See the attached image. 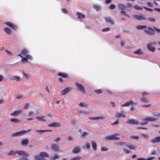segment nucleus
Segmentation results:
<instances>
[{
    "label": "nucleus",
    "mask_w": 160,
    "mask_h": 160,
    "mask_svg": "<svg viewBox=\"0 0 160 160\" xmlns=\"http://www.w3.org/2000/svg\"><path fill=\"white\" fill-rule=\"evenodd\" d=\"M49 157L48 154L45 152H42L40 153L39 155H36L35 156V160H46L44 158H48Z\"/></svg>",
    "instance_id": "obj_1"
},
{
    "label": "nucleus",
    "mask_w": 160,
    "mask_h": 160,
    "mask_svg": "<svg viewBox=\"0 0 160 160\" xmlns=\"http://www.w3.org/2000/svg\"><path fill=\"white\" fill-rule=\"evenodd\" d=\"M119 135V134L118 133L113 134L111 135L107 136L105 137V139L107 140H119L120 139V138L118 137Z\"/></svg>",
    "instance_id": "obj_2"
},
{
    "label": "nucleus",
    "mask_w": 160,
    "mask_h": 160,
    "mask_svg": "<svg viewBox=\"0 0 160 160\" xmlns=\"http://www.w3.org/2000/svg\"><path fill=\"white\" fill-rule=\"evenodd\" d=\"M75 85L79 91L82 92L83 93L85 92L84 87L82 84H80L78 82H76Z\"/></svg>",
    "instance_id": "obj_3"
},
{
    "label": "nucleus",
    "mask_w": 160,
    "mask_h": 160,
    "mask_svg": "<svg viewBox=\"0 0 160 160\" xmlns=\"http://www.w3.org/2000/svg\"><path fill=\"white\" fill-rule=\"evenodd\" d=\"M17 56H20L21 58V61L22 62L27 61L29 59H31L32 58L31 56L30 55H26V57H23L22 56V55L21 53L18 55Z\"/></svg>",
    "instance_id": "obj_4"
},
{
    "label": "nucleus",
    "mask_w": 160,
    "mask_h": 160,
    "mask_svg": "<svg viewBox=\"0 0 160 160\" xmlns=\"http://www.w3.org/2000/svg\"><path fill=\"white\" fill-rule=\"evenodd\" d=\"M144 31L146 33L149 35L153 34L154 32V30L153 28L149 27L145 29Z\"/></svg>",
    "instance_id": "obj_5"
},
{
    "label": "nucleus",
    "mask_w": 160,
    "mask_h": 160,
    "mask_svg": "<svg viewBox=\"0 0 160 160\" xmlns=\"http://www.w3.org/2000/svg\"><path fill=\"white\" fill-rule=\"evenodd\" d=\"M51 148L55 152L60 151L59 146L55 143H52L51 144Z\"/></svg>",
    "instance_id": "obj_6"
},
{
    "label": "nucleus",
    "mask_w": 160,
    "mask_h": 160,
    "mask_svg": "<svg viewBox=\"0 0 160 160\" xmlns=\"http://www.w3.org/2000/svg\"><path fill=\"white\" fill-rule=\"evenodd\" d=\"M132 16L137 20L139 21L145 20L146 18L142 15H138L137 14H133Z\"/></svg>",
    "instance_id": "obj_7"
},
{
    "label": "nucleus",
    "mask_w": 160,
    "mask_h": 160,
    "mask_svg": "<svg viewBox=\"0 0 160 160\" xmlns=\"http://www.w3.org/2000/svg\"><path fill=\"white\" fill-rule=\"evenodd\" d=\"M157 120V119L156 118H153L149 117H145L142 120V121H147L150 122L155 121H156Z\"/></svg>",
    "instance_id": "obj_8"
},
{
    "label": "nucleus",
    "mask_w": 160,
    "mask_h": 160,
    "mask_svg": "<svg viewBox=\"0 0 160 160\" xmlns=\"http://www.w3.org/2000/svg\"><path fill=\"white\" fill-rule=\"evenodd\" d=\"M16 153L19 156H23L25 157H28L29 155V154L27 153L24 151L22 150L17 151Z\"/></svg>",
    "instance_id": "obj_9"
},
{
    "label": "nucleus",
    "mask_w": 160,
    "mask_h": 160,
    "mask_svg": "<svg viewBox=\"0 0 160 160\" xmlns=\"http://www.w3.org/2000/svg\"><path fill=\"white\" fill-rule=\"evenodd\" d=\"M5 23L7 25L9 26L13 29L16 30L17 29L18 27L17 26L13 23L9 22H7Z\"/></svg>",
    "instance_id": "obj_10"
},
{
    "label": "nucleus",
    "mask_w": 160,
    "mask_h": 160,
    "mask_svg": "<svg viewBox=\"0 0 160 160\" xmlns=\"http://www.w3.org/2000/svg\"><path fill=\"white\" fill-rule=\"evenodd\" d=\"M29 140L28 138L22 139L21 142V145L22 146H27L29 142Z\"/></svg>",
    "instance_id": "obj_11"
},
{
    "label": "nucleus",
    "mask_w": 160,
    "mask_h": 160,
    "mask_svg": "<svg viewBox=\"0 0 160 160\" xmlns=\"http://www.w3.org/2000/svg\"><path fill=\"white\" fill-rule=\"evenodd\" d=\"M21 112L22 111L21 110L14 111L11 113L10 115L14 117H17Z\"/></svg>",
    "instance_id": "obj_12"
},
{
    "label": "nucleus",
    "mask_w": 160,
    "mask_h": 160,
    "mask_svg": "<svg viewBox=\"0 0 160 160\" xmlns=\"http://www.w3.org/2000/svg\"><path fill=\"white\" fill-rule=\"evenodd\" d=\"M127 122L132 125H138L139 123L138 122L133 119H129L127 121Z\"/></svg>",
    "instance_id": "obj_13"
},
{
    "label": "nucleus",
    "mask_w": 160,
    "mask_h": 160,
    "mask_svg": "<svg viewBox=\"0 0 160 160\" xmlns=\"http://www.w3.org/2000/svg\"><path fill=\"white\" fill-rule=\"evenodd\" d=\"M61 126V124L58 122H53L49 124L48 126L50 127H56Z\"/></svg>",
    "instance_id": "obj_14"
},
{
    "label": "nucleus",
    "mask_w": 160,
    "mask_h": 160,
    "mask_svg": "<svg viewBox=\"0 0 160 160\" xmlns=\"http://www.w3.org/2000/svg\"><path fill=\"white\" fill-rule=\"evenodd\" d=\"M147 48L149 51L152 52H154L155 48L154 46H153L151 43H149L147 45Z\"/></svg>",
    "instance_id": "obj_15"
},
{
    "label": "nucleus",
    "mask_w": 160,
    "mask_h": 160,
    "mask_svg": "<svg viewBox=\"0 0 160 160\" xmlns=\"http://www.w3.org/2000/svg\"><path fill=\"white\" fill-rule=\"evenodd\" d=\"M131 104L136 105V103L133 102L131 100L129 102H126L125 104H122V107L128 106Z\"/></svg>",
    "instance_id": "obj_16"
},
{
    "label": "nucleus",
    "mask_w": 160,
    "mask_h": 160,
    "mask_svg": "<svg viewBox=\"0 0 160 160\" xmlns=\"http://www.w3.org/2000/svg\"><path fill=\"white\" fill-rule=\"evenodd\" d=\"M10 80L13 81L16 80V81H19L21 80V78L18 76H13L9 78Z\"/></svg>",
    "instance_id": "obj_17"
},
{
    "label": "nucleus",
    "mask_w": 160,
    "mask_h": 160,
    "mask_svg": "<svg viewBox=\"0 0 160 160\" xmlns=\"http://www.w3.org/2000/svg\"><path fill=\"white\" fill-rule=\"evenodd\" d=\"M81 148L80 147H75L73 149L72 152L73 153L76 154L80 152Z\"/></svg>",
    "instance_id": "obj_18"
},
{
    "label": "nucleus",
    "mask_w": 160,
    "mask_h": 160,
    "mask_svg": "<svg viewBox=\"0 0 160 160\" xmlns=\"http://www.w3.org/2000/svg\"><path fill=\"white\" fill-rule=\"evenodd\" d=\"M71 90L70 88H67L62 90L61 92V94L62 95L66 94L67 92H69Z\"/></svg>",
    "instance_id": "obj_19"
},
{
    "label": "nucleus",
    "mask_w": 160,
    "mask_h": 160,
    "mask_svg": "<svg viewBox=\"0 0 160 160\" xmlns=\"http://www.w3.org/2000/svg\"><path fill=\"white\" fill-rule=\"evenodd\" d=\"M105 20L106 22L108 23H109L111 25H113L114 24L113 22L110 17L105 18Z\"/></svg>",
    "instance_id": "obj_20"
},
{
    "label": "nucleus",
    "mask_w": 160,
    "mask_h": 160,
    "mask_svg": "<svg viewBox=\"0 0 160 160\" xmlns=\"http://www.w3.org/2000/svg\"><path fill=\"white\" fill-rule=\"evenodd\" d=\"M115 116L117 118H120L121 117L124 118L126 117V116L123 113V112H117Z\"/></svg>",
    "instance_id": "obj_21"
},
{
    "label": "nucleus",
    "mask_w": 160,
    "mask_h": 160,
    "mask_svg": "<svg viewBox=\"0 0 160 160\" xmlns=\"http://www.w3.org/2000/svg\"><path fill=\"white\" fill-rule=\"evenodd\" d=\"M151 142L152 143H157L160 142L159 136L155 137L154 138L151 140Z\"/></svg>",
    "instance_id": "obj_22"
},
{
    "label": "nucleus",
    "mask_w": 160,
    "mask_h": 160,
    "mask_svg": "<svg viewBox=\"0 0 160 160\" xmlns=\"http://www.w3.org/2000/svg\"><path fill=\"white\" fill-rule=\"evenodd\" d=\"M91 143L92 147L94 150L96 151L97 149V144L95 142L94 140H92L91 141Z\"/></svg>",
    "instance_id": "obj_23"
},
{
    "label": "nucleus",
    "mask_w": 160,
    "mask_h": 160,
    "mask_svg": "<svg viewBox=\"0 0 160 160\" xmlns=\"http://www.w3.org/2000/svg\"><path fill=\"white\" fill-rule=\"evenodd\" d=\"M76 14L78 16L77 18L78 19H83L85 17V16L84 15L79 12H77Z\"/></svg>",
    "instance_id": "obj_24"
},
{
    "label": "nucleus",
    "mask_w": 160,
    "mask_h": 160,
    "mask_svg": "<svg viewBox=\"0 0 160 160\" xmlns=\"http://www.w3.org/2000/svg\"><path fill=\"white\" fill-rule=\"evenodd\" d=\"M22 134V131H21L20 132L12 133L11 135V136L12 137H15L21 135Z\"/></svg>",
    "instance_id": "obj_25"
},
{
    "label": "nucleus",
    "mask_w": 160,
    "mask_h": 160,
    "mask_svg": "<svg viewBox=\"0 0 160 160\" xmlns=\"http://www.w3.org/2000/svg\"><path fill=\"white\" fill-rule=\"evenodd\" d=\"M10 122H13L14 123H18L20 122V121L17 118H13L10 120Z\"/></svg>",
    "instance_id": "obj_26"
},
{
    "label": "nucleus",
    "mask_w": 160,
    "mask_h": 160,
    "mask_svg": "<svg viewBox=\"0 0 160 160\" xmlns=\"http://www.w3.org/2000/svg\"><path fill=\"white\" fill-rule=\"evenodd\" d=\"M45 118V116H38L36 118V119L39 121H42V122H45L46 120H45L44 118Z\"/></svg>",
    "instance_id": "obj_27"
},
{
    "label": "nucleus",
    "mask_w": 160,
    "mask_h": 160,
    "mask_svg": "<svg viewBox=\"0 0 160 160\" xmlns=\"http://www.w3.org/2000/svg\"><path fill=\"white\" fill-rule=\"evenodd\" d=\"M21 52L22 56H25V57H26V55H28L27 54L28 53V51L26 49H22L21 50Z\"/></svg>",
    "instance_id": "obj_28"
},
{
    "label": "nucleus",
    "mask_w": 160,
    "mask_h": 160,
    "mask_svg": "<svg viewBox=\"0 0 160 160\" xmlns=\"http://www.w3.org/2000/svg\"><path fill=\"white\" fill-rule=\"evenodd\" d=\"M147 28L146 26L138 25L136 26V28L138 30H142L144 29V30Z\"/></svg>",
    "instance_id": "obj_29"
},
{
    "label": "nucleus",
    "mask_w": 160,
    "mask_h": 160,
    "mask_svg": "<svg viewBox=\"0 0 160 160\" xmlns=\"http://www.w3.org/2000/svg\"><path fill=\"white\" fill-rule=\"evenodd\" d=\"M89 119L91 120H99V119H104V117H96L91 118H89Z\"/></svg>",
    "instance_id": "obj_30"
},
{
    "label": "nucleus",
    "mask_w": 160,
    "mask_h": 160,
    "mask_svg": "<svg viewBox=\"0 0 160 160\" xmlns=\"http://www.w3.org/2000/svg\"><path fill=\"white\" fill-rule=\"evenodd\" d=\"M118 8L121 10L124 9L125 8L126 6L123 4H120L118 5Z\"/></svg>",
    "instance_id": "obj_31"
},
{
    "label": "nucleus",
    "mask_w": 160,
    "mask_h": 160,
    "mask_svg": "<svg viewBox=\"0 0 160 160\" xmlns=\"http://www.w3.org/2000/svg\"><path fill=\"white\" fill-rule=\"evenodd\" d=\"M59 156L57 154H55L54 156L53 157H51L50 159L52 160H55L59 158Z\"/></svg>",
    "instance_id": "obj_32"
},
{
    "label": "nucleus",
    "mask_w": 160,
    "mask_h": 160,
    "mask_svg": "<svg viewBox=\"0 0 160 160\" xmlns=\"http://www.w3.org/2000/svg\"><path fill=\"white\" fill-rule=\"evenodd\" d=\"M51 130H36V131L37 132H38L42 133L44 132H50L51 131Z\"/></svg>",
    "instance_id": "obj_33"
},
{
    "label": "nucleus",
    "mask_w": 160,
    "mask_h": 160,
    "mask_svg": "<svg viewBox=\"0 0 160 160\" xmlns=\"http://www.w3.org/2000/svg\"><path fill=\"white\" fill-rule=\"evenodd\" d=\"M133 8L136 10H142V8L137 5H135L133 6Z\"/></svg>",
    "instance_id": "obj_34"
},
{
    "label": "nucleus",
    "mask_w": 160,
    "mask_h": 160,
    "mask_svg": "<svg viewBox=\"0 0 160 160\" xmlns=\"http://www.w3.org/2000/svg\"><path fill=\"white\" fill-rule=\"evenodd\" d=\"M5 32L8 34H9L11 32V30L8 28H5L4 29Z\"/></svg>",
    "instance_id": "obj_35"
},
{
    "label": "nucleus",
    "mask_w": 160,
    "mask_h": 160,
    "mask_svg": "<svg viewBox=\"0 0 160 160\" xmlns=\"http://www.w3.org/2000/svg\"><path fill=\"white\" fill-rule=\"evenodd\" d=\"M126 147L129 148L130 149H132V150H135L136 148V146H134L132 145H126Z\"/></svg>",
    "instance_id": "obj_36"
},
{
    "label": "nucleus",
    "mask_w": 160,
    "mask_h": 160,
    "mask_svg": "<svg viewBox=\"0 0 160 160\" xmlns=\"http://www.w3.org/2000/svg\"><path fill=\"white\" fill-rule=\"evenodd\" d=\"M120 12L128 18L130 17V16L129 15L126 14V12L124 9L121 10Z\"/></svg>",
    "instance_id": "obj_37"
},
{
    "label": "nucleus",
    "mask_w": 160,
    "mask_h": 160,
    "mask_svg": "<svg viewBox=\"0 0 160 160\" xmlns=\"http://www.w3.org/2000/svg\"><path fill=\"white\" fill-rule=\"evenodd\" d=\"M58 75L59 76H61L64 78H67L68 76L67 74L62 73H58Z\"/></svg>",
    "instance_id": "obj_38"
},
{
    "label": "nucleus",
    "mask_w": 160,
    "mask_h": 160,
    "mask_svg": "<svg viewBox=\"0 0 160 160\" xmlns=\"http://www.w3.org/2000/svg\"><path fill=\"white\" fill-rule=\"evenodd\" d=\"M17 151H13V150H12V151H11L9 152L8 153V155H15V154H17Z\"/></svg>",
    "instance_id": "obj_39"
},
{
    "label": "nucleus",
    "mask_w": 160,
    "mask_h": 160,
    "mask_svg": "<svg viewBox=\"0 0 160 160\" xmlns=\"http://www.w3.org/2000/svg\"><path fill=\"white\" fill-rule=\"evenodd\" d=\"M79 106L81 107H87L85 102H81L79 104Z\"/></svg>",
    "instance_id": "obj_40"
},
{
    "label": "nucleus",
    "mask_w": 160,
    "mask_h": 160,
    "mask_svg": "<svg viewBox=\"0 0 160 160\" xmlns=\"http://www.w3.org/2000/svg\"><path fill=\"white\" fill-rule=\"evenodd\" d=\"M126 146H124V148H123V150L125 153L127 154L130 153H131L130 151L128 150L126 148Z\"/></svg>",
    "instance_id": "obj_41"
},
{
    "label": "nucleus",
    "mask_w": 160,
    "mask_h": 160,
    "mask_svg": "<svg viewBox=\"0 0 160 160\" xmlns=\"http://www.w3.org/2000/svg\"><path fill=\"white\" fill-rule=\"evenodd\" d=\"M116 145H119L121 146H122L123 145L126 146L127 145L125 144V143L122 142H117L116 143Z\"/></svg>",
    "instance_id": "obj_42"
},
{
    "label": "nucleus",
    "mask_w": 160,
    "mask_h": 160,
    "mask_svg": "<svg viewBox=\"0 0 160 160\" xmlns=\"http://www.w3.org/2000/svg\"><path fill=\"white\" fill-rule=\"evenodd\" d=\"M141 100L144 103H147L148 102V99L145 98H142L141 99Z\"/></svg>",
    "instance_id": "obj_43"
},
{
    "label": "nucleus",
    "mask_w": 160,
    "mask_h": 160,
    "mask_svg": "<svg viewBox=\"0 0 160 160\" xmlns=\"http://www.w3.org/2000/svg\"><path fill=\"white\" fill-rule=\"evenodd\" d=\"M134 53L138 54H142L143 53L140 49H138V50L135 51L134 52Z\"/></svg>",
    "instance_id": "obj_44"
},
{
    "label": "nucleus",
    "mask_w": 160,
    "mask_h": 160,
    "mask_svg": "<svg viewBox=\"0 0 160 160\" xmlns=\"http://www.w3.org/2000/svg\"><path fill=\"white\" fill-rule=\"evenodd\" d=\"M78 112L79 113H82L84 115H86L88 114L87 112L85 111L79 110Z\"/></svg>",
    "instance_id": "obj_45"
},
{
    "label": "nucleus",
    "mask_w": 160,
    "mask_h": 160,
    "mask_svg": "<svg viewBox=\"0 0 160 160\" xmlns=\"http://www.w3.org/2000/svg\"><path fill=\"white\" fill-rule=\"evenodd\" d=\"M115 7L116 6L114 4H111L109 6V8L112 10L114 9Z\"/></svg>",
    "instance_id": "obj_46"
},
{
    "label": "nucleus",
    "mask_w": 160,
    "mask_h": 160,
    "mask_svg": "<svg viewBox=\"0 0 160 160\" xmlns=\"http://www.w3.org/2000/svg\"><path fill=\"white\" fill-rule=\"evenodd\" d=\"M94 8L97 11H99L100 9V7L97 5H94L93 6Z\"/></svg>",
    "instance_id": "obj_47"
},
{
    "label": "nucleus",
    "mask_w": 160,
    "mask_h": 160,
    "mask_svg": "<svg viewBox=\"0 0 160 160\" xmlns=\"http://www.w3.org/2000/svg\"><path fill=\"white\" fill-rule=\"evenodd\" d=\"M147 19L148 21L152 22H155L156 21L155 19L154 18H148Z\"/></svg>",
    "instance_id": "obj_48"
},
{
    "label": "nucleus",
    "mask_w": 160,
    "mask_h": 160,
    "mask_svg": "<svg viewBox=\"0 0 160 160\" xmlns=\"http://www.w3.org/2000/svg\"><path fill=\"white\" fill-rule=\"evenodd\" d=\"M17 160H29L28 158L25 157H21Z\"/></svg>",
    "instance_id": "obj_49"
},
{
    "label": "nucleus",
    "mask_w": 160,
    "mask_h": 160,
    "mask_svg": "<svg viewBox=\"0 0 160 160\" xmlns=\"http://www.w3.org/2000/svg\"><path fill=\"white\" fill-rule=\"evenodd\" d=\"M110 30V28L108 27H107L106 28H103L102 29V32H106L109 31Z\"/></svg>",
    "instance_id": "obj_50"
},
{
    "label": "nucleus",
    "mask_w": 160,
    "mask_h": 160,
    "mask_svg": "<svg viewBox=\"0 0 160 160\" xmlns=\"http://www.w3.org/2000/svg\"><path fill=\"white\" fill-rule=\"evenodd\" d=\"M130 138L138 140L139 139V137L138 136L136 135L135 136H131L130 137Z\"/></svg>",
    "instance_id": "obj_51"
},
{
    "label": "nucleus",
    "mask_w": 160,
    "mask_h": 160,
    "mask_svg": "<svg viewBox=\"0 0 160 160\" xmlns=\"http://www.w3.org/2000/svg\"><path fill=\"white\" fill-rule=\"evenodd\" d=\"M85 145L86 146L87 149H89L90 148V144L89 142H87L85 143Z\"/></svg>",
    "instance_id": "obj_52"
},
{
    "label": "nucleus",
    "mask_w": 160,
    "mask_h": 160,
    "mask_svg": "<svg viewBox=\"0 0 160 160\" xmlns=\"http://www.w3.org/2000/svg\"><path fill=\"white\" fill-rule=\"evenodd\" d=\"M30 106V105L29 103H27L24 107H23V108L25 109H26L27 108H28V107H29Z\"/></svg>",
    "instance_id": "obj_53"
},
{
    "label": "nucleus",
    "mask_w": 160,
    "mask_h": 160,
    "mask_svg": "<svg viewBox=\"0 0 160 160\" xmlns=\"http://www.w3.org/2000/svg\"><path fill=\"white\" fill-rule=\"evenodd\" d=\"M88 132H83L82 134L81 137H84L86 136H87V135H88Z\"/></svg>",
    "instance_id": "obj_54"
},
{
    "label": "nucleus",
    "mask_w": 160,
    "mask_h": 160,
    "mask_svg": "<svg viewBox=\"0 0 160 160\" xmlns=\"http://www.w3.org/2000/svg\"><path fill=\"white\" fill-rule=\"evenodd\" d=\"M81 158L80 157H77L73 158L71 160H79Z\"/></svg>",
    "instance_id": "obj_55"
},
{
    "label": "nucleus",
    "mask_w": 160,
    "mask_h": 160,
    "mask_svg": "<svg viewBox=\"0 0 160 160\" xmlns=\"http://www.w3.org/2000/svg\"><path fill=\"white\" fill-rule=\"evenodd\" d=\"M108 148L105 147H102L101 148V150L102 151H106L108 150Z\"/></svg>",
    "instance_id": "obj_56"
},
{
    "label": "nucleus",
    "mask_w": 160,
    "mask_h": 160,
    "mask_svg": "<svg viewBox=\"0 0 160 160\" xmlns=\"http://www.w3.org/2000/svg\"><path fill=\"white\" fill-rule=\"evenodd\" d=\"M5 52L9 55H12V52L7 50H5Z\"/></svg>",
    "instance_id": "obj_57"
},
{
    "label": "nucleus",
    "mask_w": 160,
    "mask_h": 160,
    "mask_svg": "<svg viewBox=\"0 0 160 160\" xmlns=\"http://www.w3.org/2000/svg\"><path fill=\"white\" fill-rule=\"evenodd\" d=\"M62 12H64V13H68V11L67 10L66 8H62Z\"/></svg>",
    "instance_id": "obj_58"
},
{
    "label": "nucleus",
    "mask_w": 160,
    "mask_h": 160,
    "mask_svg": "<svg viewBox=\"0 0 160 160\" xmlns=\"http://www.w3.org/2000/svg\"><path fill=\"white\" fill-rule=\"evenodd\" d=\"M30 131H31L30 129H28L27 130H22V133H24L28 132Z\"/></svg>",
    "instance_id": "obj_59"
},
{
    "label": "nucleus",
    "mask_w": 160,
    "mask_h": 160,
    "mask_svg": "<svg viewBox=\"0 0 160 160\" xmlns=\"http://www.w3.org/2000/svg\"><path fill=\"white\" fill-rule=\"evenodd\" d=\"M61 139V138L59 137L56 138L54 140V142H58Z\"/></svg>",
    "instance_id": "obj_60"
},
{
    "label": "nucleus",
    "mask_w": 160,
    "mask_h": 160,
    "mask_svg": "<svg viewBox=\"0 0 160 160\" xmlns=\"http://www.w3.org/2000/svg\"><path fill=\"white\" fill-rule=\"evenodd\" d=\"M143 8H145L147 11H153L152 9L151 8H147L145 7H144Z\"/></svg>",
    "instance_id": "obj_61"
},
{
    "label": "nucleus",
    "mask_w": 160,
    "mask_h": 160,
    "mask_svg": "<svg viewBox=\"0 0 160 160\" xmlns=\"http://www.w3.org/2000/svg\"><path fill=\"white\" fill-rule=\"evenodd\" d=\"M95 92L97 93H101L102 92V91L101 90H97L95 91Z\"/></svg>",
    "instance_id": "obj_62"
},
{
    "label": "nucleus",
    "mask_w": 160,
    "mask_h": 160,
    "mask_svg": "<svg viewBox=\"0 0 160 160\" xmlns=\"http://www.w3.org/2000/svg\"><path fill=\"white\" fill-rule=\"evenodd\" d=\"M119 123L118 121L117 120L112 124V125H117Z\"/></svg>",
    "instance_id": "obj_63"
},
{
    "label": "nucleus",
    "mask_w": 160,
    "mask_h": 160,
    "mask_svg": "<svg viewBox=\"0 0 160 160\" xmlns=\"http://www.w3.org/2000/svg\"><path fill=\"white\" fill-rule=\"evenodd\" d=\"M142 135L143 137L145 138H147L148 137V135L146 134H142Z\"/></svg>",
    "instance_id": "obj_64"
}]
</instances>
